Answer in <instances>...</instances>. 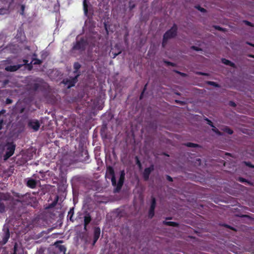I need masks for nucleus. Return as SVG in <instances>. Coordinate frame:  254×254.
<instances>
[{
	"instance_id": "nucleus-1",
	"label": "nucleus",
	"mask_w": 254,
	"mask_h": 254,
	"mask_svg": "<svg viewBox=\"0 0 254 254\" xmlns=\"http://www.w3.org/2000/svg\"><path fill=\"white\" fill-rule=\"evenodd\" d=\"M178 26L176 24H174L172 27L167 30L164 34L162 47L165 48L169 39L175 38L177 35Z\"/></svg>"
},
{
	"instance_id": "nucleus-2",
	"label": "nucleus",
	"mask_w": 254,
	"mask_h": 254,
	"mask_svg": "<svg viewBox=\"0 0 254 254\" xmlns=\"http://www.w3.org/2000/svg\"><path fill=\"white\" fill-rule=\"evenodd\" d=\"M15 147L16 145L13 142H8L5 144L4 146L5 153L3 155V160L4 161L7 160L13 155L15 150Z\"/></svg>"
},
{
	"instance_id": "nucleus-3",
	"label": "nucleus",
	"mask_w": 254,
	"mask_h": 254,
	"mask_svg": "<svg viewBox=\"0 0 254 254\" xmlns=\"http://www.w3.org/2000/svg\"><path fill=\"white\" fill-rule=\"evenodd\" d=\"M106 177L108 179H111L112 185L115 187L116 185V179L114 168L112 166H109L107 167Z\"/></svg>"
},
{
	"instance_id": "nucleus-4",
	"label": "nucleus",
	"mask_w": 254,
	"mask_h": 254,
	"mask_svg": "<svg viewBox=\"0 0 254 254\" xmlns=\"http://www.w3.org/2000/svg\"><path fill=\"white\" fill-rule=\"evenodd\" d=\"M87 44L86 41L83 38H81L79 40L76 41L72 47V50H80L81 51H84Z\"/></svg>"
},
{
	"instance_id": "nucleus-5",
	"label": "nucleus",
	"mask_w": 254,
	"mask_h": 254,
	"mask_svg": "<svg viewBox=\"0 0 254 254\" xmlns=\"http://www.w3.org/2000/svg\"><path fill=\"white\" fill-rule=\"evenodd\" d=\"M80 76V73H78L77 74L75 75L73 77H70V78H66L64 79L63 80V83L65 85H67V88H70L73 86H74L75 83L78 81V77Z\"/></svg>"
},
{
	"instance_id": "nucleus-6",
	"label": "nucleus",
	"mask_w": 254,
	"mask_h": 254,
	"mask_svg": "<svg viewBox=\"0 0 254 254\" xmlns=\"http://www.w3.org/2000/svg\"><path fill=\"white\" fill-rule=\"evenodd\" d=\"M125 178V173L124 171H122L121 172L120 177L118 181V183H116V188L115 190V192H119L120 191L124 184Z\"/></svg>"
},
{
	"instance_id": "nucleus-7",
	"label": "nucleus",
	"mask_w": 254,
	"mask_h": 254,
	"mask_svg": "<svg viewBox=\"0 0 254 254\" xmlns=\"http://www.w3.org/2000/svg\"><path fill=\"white\" fill-rule=\"evenodd\" d=\"M2 231L3 232V234L1 243L4 245L7 242L10 237V233L8 226L4 225L3 227Z\"/></svg>"
},
{
	"instance_id": "nucleus-8",
	"label": "nucleus",
	"mask_w": 254,
	"mask_h": 254,
	"mask_svg": "<svg viewBox=\"0 0 254 254\" xmlns=\"http://www.w3.org/2000/svg\"><path fill=\"white\" fill-rule=\"evenodd\" d=\"M154 170L153 165H151L149 167L146 168L143 172V178L144 181H147L149 180L151 173Z\"/></svg>"
},
{
	"instance_id": "nucleus-9",
	"label": "nucleus",
	"mask_w": 254,
	"mask_h": 254,
	"mask_svg": "<svg viewBox=\"0 0 254 254\" xmlns=\"http://www.w3.org/2000/svg\"><path fill=\"white\" fill-rule=\"evenodd\" d=\"M28 126L34 131H37L40 128V124L37 120H30L28 122Z\"/></svg>"
},
{
	"instance_id": "nucleus-10",
	"label": "nucleus",
	"mask_w": 254,
	"mask_h": 254,
	"mask_svg": "<svg viewBox=\"0 0 254 254\" xmlns=\"http://www.w3.org/2000/svg\"><path fill=\"white\" fill-rule=\"evenodd\" d=\"M101 233L100 228L98 227H95L94 228L93 241L92 245L94 246L100 237Z\"/></svg>"
},
{
	"instance_id": "nucleus-11",
	"label": "nucleus",
	"mask_w": 254,
	"mask_h": 254,
	"mask_svg": "<svg viewBox=\"0 0 254 254\" xmlns=\"http://www.w3.org/2000/svg\"><path fill=\"white\" fill-rule=\"evenodd\" d=\"M92 220L91 216L89 213H87L84 216V229L87 230V227L88 225L91 222Z\"/></svg>"
},
{
	"instance_id": "nucleus-12",
	"label": "nucleus",
	"mask_w": 254,
	"mask_h": 254,
	"mask_svg": "<svg viewBox=\"0 0 254 254\" xmlns=\"http://www.w3.org/2000/svg\"><path fill=\"white\" fill-rule=\"evenodd\" d=\"M22 66V64L8 65L5 67V70L7 71L13 72L19 69Z\"/></svg>"
},
{
	"instance_id": "nucleus-13",
	"label": "nucleus",
	"mask_w": 254,
	"mask_h": 254,
	"mask_svg": "<svg viewBox=\"0 0 254 254\" xmlns=\"http://www.w3.org/2000/svg\"><path fill=\"white\" fill-rule=\"evenodd\" d=\"M36 180L35 179H28L26 183L27 186L31 189H35L37 184V182Z\"/></svg>"
},
{
	"instance_id": "nucleus-14",
	"label": "nucleus",
	"mask_w": 254,
	"mask_h": 254,
	"mask_svg": "<svg viewBox=\"0 0 254 254\" xmlns=\"http://www.w3.org/2000/svg\"><path fill=\"white\" fill-rule=\"evenodd\" d=\"M62 241H59L55 243V245L56 247L58 249L59 251L60 252L63 253L64 254H65L66 249L64 245H59V243H62Z\"/></svg>"
},
{
	"instance_id": "nucleus-15",
	"label": "nucleus",
	"mask_w": 254,
	"mask_h": 254,
	"mask_svg": "<svg viewBox=\"0 0 254 254\" xmlns=\"http://www.w3.org/2000/svg\"><path fill=\"white\" fill-rule=\"evenodd\" d=\"M80 67H81V64L79 63H78V62L74 63V64H73V68H74L73 73L74 74H76V75L78 73H79L80 75L81 73L79 71V69H80Z\"/></svg>"
},
{
	"instance_id": "nucleus-16",
	"label": "nucleus",
	"mask_w": 254,
	"mask_h": 254,
	"mask_svg": "<svg viewBox=\"0 0 254 254\" xmlns=\"http://www.w3.org/2000/svg\"><path fill=\"white\" fill-rule=\"evenodd\" d=\"M39 173H40V176L38 174H34L33 175V177L34 178V179L38 180V181L44 180V179L45 177V173L43 172L40 171L39 172Z\"/></svg>"
},
{
	"instance_id": "nucleus-17",
	"label": "nucleus",
	"mask_w": 254,
	"mask_h": 254,
	"mask_svg": "<svg viewBox=\"0 0 254 254\" xmlns=\"http://www.w3.org/2000/svg\"><path fill=\"white\" fill-rule=\"evenodd\" d=\"M221 62L224 64L229 65L233 67H235V64L234 63H233V62H231L230 61H229L227 59H226L225 58H222L221 59Z\"/></svg>"
},
{
	"instance_id": "nucleus-18",
	"label": "nucleus",
	"mask_w": 254,
	"mask_h": 254,
	"mask_svg": "<svg viewBox=\"0 0 254 254\" xmlns=\"http://www.w3.org/2000/svg\"><path fill=\"white\" fill-rule=\"evenodd\" d=\"M74 214V208L73 207L70 208L67 217L71 221L73 222L74 220L72 219V217Z\"/></svg>"
},
{
	"instance_id": "nucleus-19",
	"label": "nucleus",
	"mask_w": 254,
	"mask_h": 254,
	"mask_svg": "<svg viewBox=\"0 0 254 254\" xmlns=\"http://www.w3.org/2000/svg\"><path fill=\"white\" fill-rule=\"evenodd\" d=\"M163 224L167 226H173V227H178L179 224L173 221H164Z\"/></svg>"
},
{
	"instance_id": "nucleus-20",
	"label": "nucleus",
	"mask_w": 254,
	"mask_h": 254,
	"mask_svg": "<svg viewBox=\"0 0 254 254\" xmlns=\"http://www.w3.org/2000/svg\"><path fill=\"white\" fill-rule=\"evenodd\" d=\"M20 252H23V249L22 248H18L17 244L15 243L14 246V250L13 254H20Z\"/></svg>"
},
{
	"instance_id": "nucleus-21",
	"label": "nucleus",
	"mask_w": 254,
	"mask_h": 254,
	"mask_svg": "<svg viewBox=\"0 0 254 254\" xmlns=\"http://www.w3.org/2000/svg\"><path fill=\"white\" fill-rule=\"evenodd\" d=\"M5 205L0 197V213H2L5 212Z\"/></svg>"
},
{
	"instance_id": "nucleus-22",
	"label": "nucleus",
	"mask_w": 254,
	"mask_h": 254,
	"mask_svg": "<svg viewBox=\"0 0 254 254\" xmlns=\"http://www.w3.org/2000/svg\"><path fill=\"white\" fill-rule=\"evenodd\" d=\"M156 205V199L154 196H152L151 197V205H150V208H151V209H155Z\"/></svg>"
},
{
	"instance_id": "nucleus-23",
	"label": "nucleus",
	"mask_w": 254,
	"mask_h": 254,
	"mask_svg": "<svg viewBox=\"0 0 254 254\" xmlns=\"http://www.w3.org/2000/svg\"><path fill=\"white\" fill-rule=\"evenodd\" d=\"M221 130H223L224 132L227 133L229 134H232L233 133V130L227 126L224 127L223 128H221Z\"/></svg>"
},
{
	"instance_id": "nucleus-24",
	"label": "nucleus",
	"mask_w": 254,
	"mask_h": 254,
	"mask_svg": "<svg viewBox=\"0 0 254 254\" xmlns=\"http://www.w3.org/2000/svg\"><path fill=\"white\" fill-rule=\"evenodd\" d=\"M59 198V196L56 195L54 200L51 204H49V207L51 208L54 207L57 205L58 202Z\"/></svg>"
},
{
	"instance_id": "nucleus-25",
	"label": "nucleus",
	"mask_w": 254,
	"mask_h": 254,
	"mask_svg": "<svg viewBox=\"0 0 254 254\" xmlns=\"http://www.w3.org/2000/svg\"><path fill=\"white\" fill-rule=\"evenodd\" d=\"M32 62L34 65L41 64L42 63V61L36 58H32Z\"/></svg>"
},
{
	"instance_id": "nucleus-26",
	"label": "nucleus",
	"mask_w": 254,
	"mask_h": 254,
	"mask_svg": "<svg viewBox=\"0 0 254 254\" xmlns=\"http://www.w3.org/2000/svg\"><path fill=\"white\" fill-rule=\"evenodd\" d=\"M0 197L2 199V201H3V200H9L11 197L10 195L8 193H6V194L3 193V194H2V195Z\"/></svg>"
},
{
	"instance_id": "nucleus-27",
	"label": "nucleus",
	"mask_w": 254,
	"mask_h": 254,
	"mask_svg": "<svg viewBox=\"0 0 254 254\" xmlns=\"http://www.w3.org/2000/svg\"><path fill=\"white\" fill-rule=\"evenodd\" d=\"M185 145L189 147H199V145L198 144L192 143V142H187L185 143Z\"/></svg>"
},
{
	"instance_id": "nucleus-28",
	"label": "nucleus",
	"mask_w": 254,
	"mask_h": 254,
	"mask_svg": "<svg viewBox=\"0 0 254 254\" xmlns=\"http://www.w3.org/2000/svg\"><path fill=\"white\" fill-rule=\"evenodd\" d=\"M83 10L84 13L87 14L88 13V5L86 2V0H84L83 2Z\"/></svg>"
},
{
	"instance_id": "nucleus-29",
	"label": "nucleus",
	"mask_w": 254,
	"mask_h": 254,
	"mask_svg": "<svg viewBox=\"0 0 254 254\" xmlns=\"http://www.w3.org/2000/svg\"><path fill=\"white\" fill-rule=\"evenodd\" d=\"M206 83L209 85H212L216 87H220V85L218 83L214 81H208L206 82Z\"/></svg>"
},
{
	"instance_id": "nucleus-30",
	"label": "nucleus",
	"mask_w": 254,
	"mask_h": 254,
	"mask_svg": "<svg viewBox=\"0 0 254 254\" xmlns=\"http://www.w3.org/2000/svg\"><path fill=\"white\" fill-rule=\"evenodd\" d=\"M212 130L215 132L218 135H222V133L220 132L214 126V127H212Z\"/></svg>"
},
{
	"instance_id": "nucleus-31",
	"label": "nucleus",
	"mask_w": 254,
	"mask_h": 254,
	"mask_svg": "<svg viewBox=\"0 0 254 254\" xmlns=\"http://www.w3.org/2000/svg\"><path fill=\"white\" fill-rule=\"evenodd\" d=\"M154 210L155 209H151V208H149V212H148V217L150 218H153V217L154 215Z\"/></svg>"
},
{
	"instance_id": "nucleus-32",
	"label": "nucleus",
	"mask_w": 254,
	"mask_h": 254,
	"mask_svg": "<svg viewBox=\"0 0 254 254\" xmlns=\"http://www.w3.org/2000/svg\"><path fill=\"white\" fill-rule=\"evenodd\" d=\"M243 164H244L246 166L251 168H254V165H253L249 161H244Z\"/></svg>"
},
{
	"instance_id": "nucleus-33",
	"label": "nucleus",
	"mask_w": 254,
	"mask_h": 254,
	"mask_svg": "<svg viewBox=\"0 0 254 254\" xmlns=\"http://www.w3.org/2000/svg\"><path fill=\"white\" fill-rule=\"evenodd\" d=\"M195 8L202 12H206V10L205 8L201 7L200 5L195 6Z\"/></svg>"
},
{
	"instance_id": "nucleus-34",
	"label": "nucleus",
	"mask_w": 254,
	"mask_h": 254,
	"mask_svg": "<svg viewBox=\"0 0 254 254\" xmlns=\"http://www.w3.org/2000/svg\"><path fill=\"white\" fill-rule=\"evenodd\" d=\"M9 80H8V79H5V80H3L2 82V85H1V88L5 87L6 86V85L9 83Z\"/></svg>"
},
{
	"instance_id": "nucleus-35",
	"label": "nucleus",
	"mask_w": 254,
	"mask_h": 254,
	"mask_svg": "<svg viewBox=\"0 0 254 254\" xmlns=\"http://www.w3.org/2000/svg\"><path fill=\"white\" fill-rule=\"evenodd\" d=\"M205 120L207 122V124L210 127H214V125L211 120L206 118L205 119Z\"/></svg>"
},
{
	"instance_id": "nucleus-36",
	"label": "nucleus",
	"mask_w": 254,
	"mask_h": 254,
	"mask_svg": "<svg viewBox=\"0 0 254 254\" xmlns=\"http://www.w3.org/2000/svg\"><path fill=\"white\" fill-rule=\"evenodd\" d=\"M214 27L215 28V29L218 30L220 31H225V30L223 28L219 26L215 25L214 26Z\"/></svg>"
},
{
	"instance_id": "nucleus-37",
	"label": "nucleus",
	"mask_w": 254,
	"mask_h": 254,
	"mask_svg": "<svg viewBox=\"0 0 254 254\" xmlns=\"http://www.w3.org/2000/svg\"><path fill=\"white\" fill-rule=\"evenodd\" d=\"M243 22H244V23H245L248 26H251V27H253L254 26V25L253 24V23H252L251 22H250L249 21L244 20Z\"/></svg>"
},
{
	"instance_id": "nucleus-38",
	"label": "nucleus",
	"mask_w": 254,
	"mask_h": 254,
	"mask_svg": "<svg viewBox=\"0 0 254 254\" xmlns=\"http://www.w3.org/2000/svg\"><path fill=\"white\" fill-rule=\"evenodd\" d=\"M164 62L166 63V64L167 65L172 66H175V64L174 63H173L171 62L165 61Z\"/></svg>"
},
{
	"instance_id": "nucleus-39",
	"label": "nucleus",
	"mask_w": 254,
	"mask_h": 254,
	"mask_svg": "<svg viewBox=\"0 0 254 254\" xmlns=\"http://www.w3.org/2000/svg\"><path fill=\"white\" fill-rule=\"evenodd\" d=\"M83 153H84L85 155H86V157L84 159V161H86L89 159V155H88V151L87 150H86L84 152H83Z\"/></svg>"
},
{
	"instance_id": "nucleus-40",
	"label": "nucleus",
	"mask_w": 254,
	"mask_h": 254,
	"mask_svg": "<svg viewBox=\"0 0 254 254\" xmlns=\"http://www.w3.org/2000/svg\"><path fill=\"white\" fill-rule=\"evenodd\" d=\"M4 124V119L3 118H2L1 120H0V130L2 128Z\"/></svg>"
},
{
	"instance_id": "nucleus-41",
	"label": "nucleus",
	"mask_w": 254,
	"mask_h": 254,
	"mask_svg": "<svg viewBox=\"0 0 254 254\" xmlns=\"http://www.w3.org/2000/svg\"><path fill=\"white\" fill-rule=\"evenodd\" d=\"M191 49H192V50H194L196 51H201V49L199 48V47H197L196 46H192L191 47Z\"/></svg>"
},
{
	"instance_id": "nucleus-42",
	"label": "nucleus",
	"mask_w": 254,
	"mask_h": 254,
	"mask_svg": "<svg viewBox=\"0 0 254 254\" xmlns=\"http://www.w3.org/2000/svg\"><path fill=\"white\" fill-rule=\"evenodd\" d=\"M238 180L241 183L248 182V181L246 179L243 178L242 177H239Z\"/></svg>"
},
{
	"instance_id": "nucleus-43",
	"label": "nucleus",
	"mask_w": 254,
	"mask_h": 254,
	"mask_svg": "<svg viewBox=\"0 0 254 254\" xmlns=\"http://www.w3.org/2000/svg\"><path fill=\"white\" fill-rule=\"evenodd\" d=\"M24 10H25V6H24V5H21V11L20 12V14L23 15L24 14Z\"/></svg>"
},
{
	"instance_id": "nucleus-44",
	"label": "nucleus",
	"mask_w": 254,
	"mask_h": 254,
	"mask_svg": "<svg viewBox=\"0 0 254 254\" xmlns=\"http://www.w3.org/2000/svg\"><path fill=\"white\" fill-rule=\"evenodd\" d=\"M6 113V110L4 109H2L0 111V120H1L2 118L1 116L4 114Z\"/></svg>"
},
{
	"instance_id": "nucleus-45",
	"label": "nucleus",
	"mask_w": 254,
	"mask_h": 254,
	"mask_svg": "<svg viewBox=\"0 0 254 254\" xmlns=\"http://www.w3.org/2000/svg\"><path fill=\"white\" fill-rule=\"evenodd\" d=\"M33 63L31 62L30 63L26 65L27 66L29 70H31L33 68Z\"/></svg>"
},
{
	"instance_id": "nucleus-46",
	"label": "nucleus",
	"mask_w": 254,
	"mask_h": 254,
	"mask_svg": "<svg viewBox=\"0 0 254 254\" xmlns=\"http://www.w3.org/2000/svg\"><path fill=\"white\" fill-rule=\"evenodd\" d=\"M12 103V100L10 98H7L5 101L6 104H10Z\"/></svg>"
},
{
	"instance_id": "nucleus-47",
	"label": "nucleus",
	"mask_w": 254,
	"mask_h": 254,
	"mask_svg": "<svg viewBox=\"0 0 254 254\" xmlns=\"http://www.w3.org/2000/svg\"><path fill=\"white\" fill-rule=\"evenodd\" d=\"M136 158V164L139 167H140L141 166V163H140V161H139V160L138 159V157H135Z\"/></svg>"
},
{
	"instance_id": "nucleus-48",
	"label": "nucleus",
	"mask_w": 254,
	"mask_h": 254,
	"mask_svg": "<svg viewBox=\"0 0 254 254\" xmlns=\"http://www.w3.org/2000/svg\"><path fill=\"white\" fill-rule=\"evenodd\" d=\"M223 226L227 228H229L232 230L236 231V229L234 228H233V227H231V226H229L227 224H224Z\"/></svg>"
},
{
	"instance_id": "nucleus-49",
	"label": "nucleus",
	"mask_w": 254,
	"mask_h": 254,
	"mask_svg": "<svg viewBox=\"0 0 254 254\" xmlns=\"http://www.w3.org/2000/svg\"><path fill=\"white\" fill-rule=\"evenodd\" d=\"M39 87V84L38 83H35L33 85V89L34 90H37L38 89Z\"/></svg>"
},
{
	"instance_id": "nucleus-50",
	"label": "nucleus",
	"mask_w": 254,
	"mask_h": 254,
	"mask_svg": "<svg viewBox=\"0 0 254 254\" xmlns=\"http://www.w3.org/2000/svg\"><path fill=\"white\" fill-rule=\"evenodd\" d=\"M166 179L168 181H169V182H172L173 181V178L171 176H170L169 175H167L166 176Z\"/></svg>"
},
{
	"instance_id": "nucleus-51",
	"label": "nucleus",
	"mask_w": 254,
	"mask_h": 254,
	"mask_svg": "<svg viewBox=\"0 0 254 254\" xmlns=\"http://www.w3.org/2000/svg\"><path fill=\"white\" fill-rule=\"evenodd\" d=\"M229 105L231 106H232V107H234L236 106V103L234 102H233V101H230L229 102Z\"/></svg>"
},
{
	"instance_id": "nucleus-52",
	"label": "nucleus",
	"mask_w": 254,
	"mask_h": 254,
	"mask_svg": "<svg viewBox=\"0 0 254 254\" xmlns=\"http://www.w3.org/2000/svg\"><path fill=\"white\" fill-rule=\"evenodd\" d=\"M175 72H177V73L183 76H186V73H183V72H181L178 71H175Z\"/></svg>"
},
{
	"instance_id": "nucleus-53",
	"label": "nucleus",
	"mask_w": 254,
	"mask_h": 254,
	"mask_svg": "<svg viewBox=\"0 0 254 254\" xmlns=\"http://www.w3.org/2000/svg\"><path fill=\"white\" fill-rule=\"evenodd\" d=\"M147 83H146L144 86V88L143 89V90L141 92V94H143L144 92L145 91V90H146V88H147Z\"/></svg>"
},
{
	"instance_id": "nucleus-54",
	"label": "nucleus",
	"mask_w": 254,
	"mask_h": 254,
	"mask_svg": "<svg viewBox=\"0 0 254 254\" xmlns=\"http://www.w3.org/2000/svg\"><path fill=\"white\" fill-rule=\"evenodd\" d=\"M147 83H146L144 86V88L143 89V90L141 92V94H143L144 92L145 91V90H146V88H147Z\"/></svg>"
},
{
	"instance_id": "nucleus-55",
	"label": "nucleus",
	"mask_w": 254,
	"mask_h": 254,
	"mask_svg": "<svg viewBox=\"0 0 254 254\" xmlns=\"http://www.w3.org/2000/svg\"><path fill=\"white\" fill-rule=\"evenodd\" d=\"M25 109V107H22V108H21L19 109V113H20V114L23 113L24 112Z\"/></svg>"
},
{
	"instance_id": "nucleus-56",
	"label": "nucleus",
	"mask_w": 254,
	"mask_h": 254,
	"mask_svg": "<svg viewBox=\"0 0 254 254\" xmlns=\"http://www.w3.org/2000/svg\"><path fill=\"white\" fill-rule=\"evenodd\" d=\"M4 11L5 9L4 8H0V15L4 14L5 13Z\"/></svg>"
},
{
	"instance_id": "nucleus-57",
	"label": "nucleus",
	"mask_w": 254,
	"mask_h": 254,
	"mask_svg": "<svg viewBox=\"0 0 254 254\" xmlns=\"http://www.w3.org/2000/svg\"><path fill=\"white\" fill-rule=\"evenodd\" d=\"M23 65H27L28 64V61L27 60L24 59L23 60Z\"/></svg>"
},
{
	"instance_id": "nucleus-58",
	"label": "nucleus",
	"mask_w": 254,
	"mask_h": 254,
	"mask_svg": "<svg viewBox=\"0 0 254 254\" xmlns=\"http://www.w3.org/2000/svg\"><path fill=\"white\" fill-rule=\"evenodd\" d=\"M14 195L15 196H16V197H20V195H19V193H15L14 194Z\"/></svg>"
},
{
	"instance_id": "nucleus-59",
	"label": "nucleus",
	"mask_w": 254,
	"mask_h": 254,
	"mask_svg": "<svg viewBox=\"0 0 254 254\" xmlns=\"http://www.w3.org/2000/svg\"><path fill=\"white\" fill-rule=\"evenodd\" d=\"M24 49H26V50H30V47H29V46H25V48H24Z\"/></svg>"
},
{
	"instance_id": "nucleus-60",
	"label": "nucleus",
	"mask_w": 254,
	"mask_h": 254,
	"mask_svg": "<svg viewBox=\"0 0 254 254\" xmlns=\"http://www.w3.org/2000/svg\"><path fill=\"white\" fill-rule=\"evenodd\" d=\"M199 74H200V75H206L207 74H206V73H204V72H200L199 73Z\"/></svg>"
},
{
	"instance_id": "nucleus-61",
	"label": "nucleus",
	"mask_w": 254,
	"mask_h": 254,
	"mask_svg": "<svg viewBox=\"0 0 254 254\" xmlns=\"http://www.w3.org/2000/svg\"><path fill=\"white\" fill-rule=\"evenodd\" d=\"M36 57L37 55L35 53L33 54V58H36Z\"/></svg>"
},
{
	"instance_id": "nucleus-62",
	"label": "nucleus",
	"mask_w": 254,
	"mask_h": 254,
	"mask_svg": "<svg viewBox=\"0 0 254 254\" xmlns=\"http://www.w3.org/2000/svg\"><path fill=\"white\" fill-rule=\"evenodd\" d=\"M176 103H183V102L180 101H179V100H176Z\"/></svg>"
},
{
	"instance_id": "nucleus-63",
	"label": "nucleus",
	"mask_w": 254,
	"mask_h": 254,
	"mask_svg": "<svg viewBox=\"0 0 254 254\" xmlns=\"http://www.w3.org/2000/svg\"><path fill=\"white\" fill-rule=\"evenodd\" d=\"M119 54V53H118V54H115V55H114V57H113V58H115V57H116L117 55H118Z\"/></svg>"
},
{
	"instance_id": "nucleus-64",
	"label": "nucleus",
	"mask_w": 254,
	"mask_h": 254,
	"mask_svg": "<svg viewBox=\"0 0 254 254\" xmlns=\"http://www.w3.org/2000/svg\"><path fill=\"white\" fill-rule=\"evenodd\" d=\"M247 44H248V45H251V46H252L254 47V45H253L251 44L250 43H249V42H247Z\"/></svg>"
}]
</instances>
